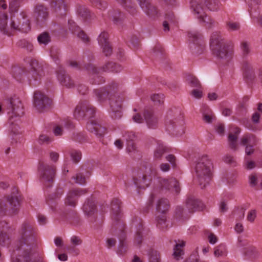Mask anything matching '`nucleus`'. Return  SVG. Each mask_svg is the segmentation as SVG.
<instances>
[{
  "label": "nucleus",
  "mask_w": 262,
  "mask_h": 262,
  "mask_svg": "<svg viewBox=\"0 0 262 262\" xmlns=\"http://www.w3.org/2000/svg\"><path fill=\"white\" fill-rule=\"evenodd\" d=\"M35 13L38 22H42L46 20L48 17V12L47 8L41 5L36 6Z\"/></svg>",
  "instance_id": "obj_23"
},
{
  "label": "nucleus",
  "mask_w": 262,
  "mask_h": 262,
  "mask_svg": "<svg viewBox=\"0 0 262 262\" xmlns=\"http://www.w3.org/2000/svg\"><path fill=\"white\" fill-rule=\"evenodd\" d=\"M16 46L18 48L24 49L28 52H31L33 48L32 44L25 39L19 40L16 42Z\"/></svg>",
  "instance_id": "obj_37"
},
{
  "label": "nucleus",
  "mask_w": 262,
  "mask_h": 262,
  "mask_svg": "<svg viewBox=\"0 0 262 262\" xmlns=\"http://www.w3.org/2000/svg\"><path fill=\"white\" fill-rule=\"evenodd\" d=\"M226 247L224 244H220L214 248V255L216 257L226 255Z\"/></svg>",
  "instance_id": "obj_44"
},
{
  "label": "nucleus",
  "mask_w": 262,
  "mask_h": 262,
  "mask_svg": "<svg viewBox=\"0 0 262 262\" xmlns=\"http://www.w3.org/2000/svg\"><path fill=\"white\" fill-rule=\"evenodd\" d=\"M201 203L194 198H188L186 202L189 212H193L199 210L201 208Z\"/></svg>",
  "instance_id": "obj_27"
},
{
  "label": "nucleus",
  "mask_w": 262,
  "mask_h": 262,
  "mask_svg": "<svg viewBox=\"0 0 262 262\" xmlns=\"http://www.w3.org/2000/svg\"><path fill=\"white\" fill-rule=\"evenodd\" d=\"M7 102L9 104V108L11 110V115L17 117L23 115V106L18 98H11L7 100Z\"/></svg>",
  "instance_id": "obj_13"
},
{
  "label": "nucleus",
  "mask_w": 262,
  "mask_h": 262,
  "mask_svg": "<svg viewBox=\"0 0 262 262\" xmlns=\"http://www.w3.org/2000/svg\"><path fill=\"white\" fill-rule=\"evenodd\" d=\"M68 24L69 30L74 35H77V34L81 30V28L72 20H69Z\"/></svg>",
  "instance_id": "obj_48"
},
{
  "label": "nucleus",
  "mask_w": 262,
  "mask_h": 262,
  "mask_svg": "<svg viewBox=\"0 0 262 262\" xmlns=\"http://www.w3.org/2000/svg\"><path fill=\"white\" fill-rule=\"evenodd\" d=\"M157 170L151 167H146L144 173L139 175L134 180L135 185L139 188L145 189L147 187L152 179L157 175Z\"/></svg>",
  "instance_id": "obj_8"
},
{
  "label": "nucleus",
  "mask_w": 262,
  "mask_h": 262,
  "mask_svg": "<svg viewBox=\"0 0 262 262\" xmlns=\"http://www.w3.org/2000/svg\"><path fill=\"white\" fill-rule=\"evenodd\" d=\"M252 143L253 144H256V139L254 135L252 134L245 135L241 140V144L242 145L246 146L247 144Z\"/></svg>",
  "instance_id": "obj_41"
},
{
  "label": "nucleus",
  "mask_w": 262,
  "mask_h": 262,
  "mask_svg": "<svg viewBox=\"0 0 262 262\" xmlns=\"http://www.w3.org/2000/svg\"><path fill=\"white\" fill-rule=\"evenodd\" d=\"M241 133V129L238 127H234L232 131L229 133L228 136V143L229 147L235 151L238 149L237 139L238 136Z\"/></svg>",
  "instance_id": "obj_20"
},
{
  "label": "nucleus",
  "mask_w": 262,
  "mask_h": 262,
  "mask_svg": "<svg viewBox=\"0 0 262 262\" xmlns=\"http://www.w3.org/2000/svg\"><path fill=\"white\" fill-rule=\"evenodd\" d=\"M243 68L245 77L250 80L252 79L254 74L251 64L248 61H245L243 63Z\"/></svg>",
  "instance_id": "obj_34"
},
{
  "label": "nucleus",
  "mask_w": 262,
  "mask_h": 262,
  "mask_svg": "<svg viewBox=\"0 0 262 262\" xmlns=\"http://www.w3.org/2000/svg\"><path fill=\"white\" fill-rule=\"evenodd\" d=\"M84 68L90 74L92 75H96V76L98 77L97 68L93 63L90 61V62L85 65Z\"/></svg>",
  "instance_id": "obj_52"
},
{
  "label": "nucleus",
  "mask_w": 262,
  "mask_h": 262,
  "mask_svg": "<svg viewBox=\"0 0 262 262\" xmlns=\"http://www.w3.org/2000/svg\"><path fill=\"white\" fill-rule=\"evenodd\" d=\"M99 45H101L102 53L106 56L112 54V48L109 41V35L107 32L103 31L99 34Z\"/></svg>",
  "instance_id": "obj_16"
},
{
  "label": "nucleus",
  "mask_w": 262,
  "mask_h": 262,
  "mask_svg": "<svg viewBox=\"0 0 262 262\" xmlns=\"http://www.w3.org/2000/svg\"><path fill=\"white\" fill-rule=\"evenodd\" d=\"M142 9L150 17L154 18L157 14L156 8L148 0H137Z\"/></svg>",
  "instance_id": "obj_19"
},
{
  "label": "nucleus",
  "mask_w": 262,
  "mask_h": 262,
  "mask_svg": "<svg viewBox=\"0 0 262 262\" xmlns=\"http://www.w3.org/2000/svg\"><path fill=\"white\" fill-rule=\"evenodd\" d=\"M57 76L60 83L68 88H74L75 83L70 76L66 73V71L61 67H59L57 71Z\"/></svg>",
  "instance_id": "obj_15"
},
{
  "label": "nucleus",
  "mask_w": 262,
  "mask_h": 262,
  "mask_svg": "<svg viewBox=\"0 0 262 262\" xmlns=\"http://www.w3.org/2000/svg\"><path fill=\"white\" fill-rule=\"evenodd\" d=\"M183 119V116L180 109L176 108H171L167 113L166 118V125L169 129H172L175 126L174 124L182 121Z\"/></svg>",
  "instance_id": "obj_11"
},
{
  "label": "nucleus",
  "mask_w": 262,
  "mask_h": 262,
  "mask_svg": "<svg viewBox=\"0 0 262 262\" xmlns=\"http://www.w3.org/2000/svg\"><path fill=\"white\" fill-rule=\"evenodd\" d=\"M71 156L75 163L79 162L81 158V154L79 151H72Z\"/></svg>",
  "instance_id": "obj_62"
},
{
  "label": "nucleus",
  "mask_w": 262,
  "mask_h": 262,
  "mask_svg": "<svg viewBox=\"0 0 262 262\" xmlns=\"http://www.w3.org/2000/svg\"><path fill=\"white\" fill-rule=\"evenodd\" d=\"M20 0H12L9 4L10 12H16L20 7Z\"/></svg>",
  "instance_id": "obj_53"
},
{
  "label": "nucleus",
  "mask_w": 262,
  "mask_h": 262,
  "mask_svg": "<svg viewBox=\"0 0 262 262\" xmlns=\"http://www.w3.org/2000/svg\"><path fill=\"white\" fill-rule=\"evenodd\" d=\"M86 128L91 134L98 135V122L96 118H91L87 122Z\"/></svg>",
  "instance_id": "obj_30"
},
{
  "label": "nucleus",
  "mask_w": 262,
  "mask_h": 262,
  "mask_svg": "<svg viewBox=\"0 0 262 262\" xmlns=\"http://www.w3.org/2000/svg\"><path fill=\"white\" fill-rule=\"evenodd\" d=\"M150 98L155 105H160L163 104L164 96L162 94H155L151 96Z\"/></svg>",
  "instance_id": "obj_45"
},
{
  "label": "nucleus",
  "mask_w": 262,
  "mask_h": 262,
  "mask_svg": "<svg viewBox=\"0 0 262 262\" xmlns=\"http://www.w3.org/2000/svg\"><path fill=\"white\" fill-rule=\"evenodd\" d=\"M144 118L149 128H155L158 125L157 117L151 110H145L144 113Z\"/></svg>",
  "instance_id": "obj_21"
},
{
  "label": "nucleus",
  "mask_w": 262,
  "mask_h": 262,
  "mask_svg": "<svg viewBox=\"0 0 262 262\" xmlns=\"http://www.w3.org/2000/svg\"><path fill=\"white\" fill-rule=\"evenodd\" d=\"M18 205V202L16 198L8 196L0 201V211L2 212H5L11 209L13 212H15L17 209Z\"/></svg>",
  "instance_id": "obj_12"
},
{
  "label": "nucleus",
  "mask_w": 262,
  "mask_h": 262,
  "mask_svg": "<svg viewBox=\"0 0 262 262\" xmlns=\"http://www.w3.org/2000/svg\"><path fill=\"white\" fill-rule=\"evenodd\" d=\"M162 186L169 190L174 189L176 193L180 192L181 190L179 183L174 178L169 180H163L161 182Z\"/></svg>",
  "instance_id": "obj_22"
},
{
  "label": "nucleus",
  "mask_w": 262,
  "mask_h": 262,
  "mask_svg": "<svg viewBox=\"0 0 262 262\" xmlns=\"http://www.w3.org/2000/svg\"><path fill=\"white\" fill-rule=\"evenodd\" d=\"M73 178L75 180V182L79 184L83 185L85 183V177L80 173H77L76 176Z\"/></svg>",
  "instance_id": "obj_64"
},
{
  "label": "nucleus",
  "mask_w": 262,
  "mask_h": 262,
  "mask_svg": "<svg viewBox=\"0 0 262 262\" xmlns=\"http://www.w3.org/2000/svg\"><path fill=\"white\" fill-rule=\"evenodd\" d=\"M212 168L213 164L208 156L203 155L198 159L195 171L201 188H204L211 180Z\"/></svg>",
  "instance_id": "obj_3"
},
{
  "label": "nucleus",
  "mask_w": 262,
  "mask_h": 262,
  "mask_svg": "<svg viewBox=\"0 0 262 262\" xmlns=\"http://www.w3.org/2000/svg\"><path fill=\"white\" fill-rule=\"evenodd\" d=\"M189 48L192 53L199 55L203 53L205 48V42L201 33L191 30L188 32Z\"/></svg>",
  "instance_id": "obj_6"
},
{
  "label": "nucleus",
  "mask_w": 262,
  "mask_h": 262,
  "mask_svg": "<svg viewBox=\"0 0 262 262\" xmlns=\"http://www.w3.org/2000/svg\"><path fill=\"white\" fill-rule=\"evenodd\" d=\"M10 244L9 237L5 233L0 234V245L3 246H8Z\"/></svg>",
  "instance_id": "obj_58"
},
{
  "label": "nucleus",
  "mask_w": 262,
  "mask_h": 262,
  "mask_svg": "<svg viewBox=\"0 0 262 262\" xmlns=\"http://www.w3.org/2000/svg\"><path fill=\"white\" fill-rule=\"evenodd\" d=\"M86 192V190L84 189H76L70 191L65 199V204L74 207H75L76 205L75 197L85 194Z\"/></svg>",
  "instance_id": "obj_17"
},
{
  "label": "nucleus",
  "mask_w": 262,
  "mask_h": 262,
  "mask_svg": "<svg viewBox=\"0 0 262 262\" xmlns=\"http://www.w3.org/2000/svg\"><path fill=\"white\" fill-rule=\"evenodd\" d=\"M7 19L8 16L6 14H0V30L5 34L11 35L12 30L7 27Z\"/></svg>",
  "instance_id": "obj_28"
},
{
  "label": "nucleus",
  "mask_w": 262,
  "mask_h": 262,
  "mask_svg": "<svg viewBox=\"0 0 262 262\" xmlns=\"http://www.w3.org/2000/svg\"><path fill=\"white\" fill-rule=\"evenodd\" d=\"M10 26L12 30H18L25 33L28 32L31 29L30 21L24 11L21 12L16 19L12 18Z\"/></svg>",
  "instance_id": "obj_7"
},
{
  "label": "nucleus",
  "mask_w": 262,
  "mask_h": 262,
  "mask_svg": "<svg viewBox=\"0 0 262 262\" xmlns=\"http://www.w3.org/2000/svg\"><path fill=\"white\" fill-rule=\"evenodd\" d=\"M52 100L47 96L39 91L34 93V105L36 109L42 112L51 105Z\"/></svg>",
  "instance_id": "obj_10"
},
{
  "label": "nucleus",
  "mask_w": 262,
  "mask_h": 262,
  "mask_svg": "<svg viewBox=\"0 0 262 262\" xmlns=\"http://www.w3.org/2000/svg\"><path fill=\"white\" fill-rule=\"evenodd\" d=\"M168 151V148L164 146L163 144H160L154 152V158L156 159H160L163 155Z\"/></svg>",
  "instance_id": "obj_39"
},
{
  "label": "nucleus",
  "mask_w": 262,
  "mask_h": 262,
  "mask_svg": "<svg viewBox=\"0 0 262 262\" xmlns=\"http://www.w3.org/2000/svg\"><path fill=\"white\" fill-rule=\"evenodd\" d=\"M157 226L161 230H164L167 228L166 216L164 214L159 215L157 217Z\"/></svg>",
  "instance_id": "obj_38"
},
{
  "label": "nucleus",
  "mask_w": 262,
  "mask_h": 262,
  "mask_svg": "<svg viewBox=\"0 0 262 262\" xmlns=\"http://www.w3.org/2000/svg\"><path fill=\"white\" fill-rule=\"evenodd\" d=\"M19 117L11 115L8 123L9 124V129L13 134L19 133V127L18 123L19 122Z\"/></svg>",
  "instance_id": "obj_25"
},
{
  "label": "nucleus",
  "mask_w": 262,
  "mask_h": 262,
  "mask_svg": "<svg viewBox=\"0 0 262 262\" xmlns=\"http://www.w3.org/2000/svg\"><path fill=\"white\" fill-rule=\"evenodd\" d=\"M68 24L69 30L74 35H77V34L81 30V28L72 20H69Z\"/></svg>",
  "instance_id": "obj_49"
},
{
  "label": "nucleus",
  "mask_w": 262,
  "mask_h": 262,
  "mask_svg": "<svg viewBox=\"0 0 262 262\" xmlns=\"http://www.w3.org/2000/svg\"><path fill=\"white\" fill-rule=\"evenodd\" d=\"M149 255V262H160V254L157 251L151 250Z\"/></svg>",
  "instance_id": "obj_55"
},
{
  "label": "nucleus",
  "mask_w": 262,
  "mask_h": 262,
  "mask_svg": "<svg viewBox=\"0 0 262 262\" xmlns=\"http://www.w3.org/2000/svg\"><path fill=\"white\" fill-rule=\"evenodd\" d=\"M109 92L105 88H101L99 90V101L106 100L108 97Z\"/></svg>",
  "instance_id": "obj_61"
},
{
  "label": "nucleus",
  "mask_w": 262,
  "mask_h": 262,
  "mask_svg": "<svg viewBox=\"0 0 262 262\" xmlns=\"http://www.w3.org/2000/svg\"><path fill=\"white\" fill-rule=\"evenodd\" d=\"M245 254L250 258H254L258 257L259 253L255 247L250 246L245 249Z\"/></svg>",
  "instance_id": "obj_43"
},
{
  "label": "nucleus",
  "mask_w": 262,
  "mask_h": 262,
  "mask_svg": "<svg viewBox=\"0 0 262 262\" xmlns=\"http://www.w3.org/2000/svg\"><path fill=\"white\" fill-rule=\"evenodd\" d=\"M88 106L86 102L80 103L75 108L74 116L78 120L82 119L85 117L86 110Z\"/></svg>",
  "instance_id": "obj_26"
},
{
  "label": "nucleus",
  "mask_w": 262,
  "mask_h": 262,
  "mask_svg": "<svg viewBox=\"0 0 262 262\" xmlns=\"http://www.w3.org/2000/svg\"><path fill=\"white\" fill-rule=\"evenodd\" d=\"M14 78L18 81H21L23 78V75L24 74L23 70L18 67H14L13 69Z\"/></svg>",
  "instance_id": "obj_54"
},
{
  "label": "nucleus",
  "mask_w": 262,
  "mask_h": 262,
  "mask_svg": "<svg viewBox=\"0 0 262 262\" xmlns=\"http://www.w3.org/2000/svg\"><path fill=\"white\" fill-rule=\"evenodd\" d=\"M114 62H107L99 68V72H108L112 70Z\"/></svg>",
  "instance_id": "obj_56"
},
{
  "label": "nucleus",
  "mask_w": 262,
  "mask_h": 262,
  "mask_svg": "<svg viewBox=\"0 0 262 262\" xmlns=\"http://www.w3.org/2000/svg\"><path fill=\"white\" fill-rule=\"evenodd\" d=\"M86 105L88 107L86 110L85 117H87L89 120L91 118H94L96 113V109L88 102H86Z\"/></svg>",
  "instance_id": "obj_46"
},
{
  "label": "nucleus",
  "mask_w": 262,
  "mask_h": 262,
  "mask_svg": "<svg viewBox=\"0 0 262 262\" xmlns=\"http://www.w3.org/2000/svg\"><path fill=\"white\" fill-rule=\"evenodd\" d=\"M206 9L211 11H216L220 8V4L216 0H204Z\"/></svg>",
  "instance_id": "obj_36"
},
{
  "label": "nucleus",
  "mask_w": 262,
  "mask_h": 262,
  "mask_svg": "<svg viewBox=\"0 0 262 262\" xmlns=\"http://www.w3.org/2000/svg\"><path fill=\"white\" fill-rule=\"evenodd\" d=\"M210 47L217 57L225 59L228 56V46L221 32L215 31L212 32L210 36Z\"/></svg>",
  "instance_id": "obj_4"
},
{
  "label": "nucleus",
  "mask_w": 262,
  "mask_h": 262,
  "mask_svg": "<svg viewBox=\"0 0 262 262\" xmlns=\"http://www.w3.org/2000/svg\"><path fill=\"white\" fill-rule=\"evenodd\" d=\"M52 139L46 135H40L38 138V142L39 144H48L52 141Z\"/></svg>",
  "instance_id": "obj_59"
},
{
  "label": "nucleus",
  "mask_w": 262,
  "mask_h": 262,
  "mask_svg": "<svg viewBox=\"0 0 262 262\" xmlns=\"http://www.w3.org/2000/svg\"><path fill=\"white\" fill-rule=\"evenodd\" d=\"M20 234L21 238L17 249L22 251L24 255L19 257H12V262H30V251L35 246L36 241L35 228L30 223L25 222L22 225Z\"/></svg>",
  "instance_id": "obj_1"
},
{
  "label": "nucleus",
  "mask_w": 262,
  "mask_h": 262,
  "mask_svg": "<svg viewBox=\"0 0 262 262\" xmlns=\"http://www.w3.org/2000/svg\"><path fill=\"white\" fill-rule=\"evenodd\" d=\"M241 49L243 55L245 57L248 56L251 52L250 44L247 41H243L241 42Z\"/></svg>",
  "instance_id": "obj_51"
},
{
  "label": "nucleus",
  "mask_w": 262,
  "mask_h": 262,
  "mask_svg": "<svg viewBox=\"0 0 262 262\" xmlns=\"http://www.w3.org/2000/svg\"><path fill=\"white\" fill-rule=\"evenodd\" d=\"M121 201L118 198H114L111 202V217L113 221V226L115 229L114 233L118 236L119 244L118 247L117 253L119 254H123L126 250L125 244L124 241L125 238L124 225L121 221L122 217Z\"/></svg>",
  "instance_id": "obj_2"
},
{
  "label": "nucleus",
  "mask_w": 262,
  "mask_h": 262,
  "mask_svg": "<svg viewBox=\"0 0 262 262\" xmlns=\"http://www.w3.org/2000/svg\"><path fill=\"white\" fill-rule=\"evenodd\" d=\"M185 246V242L181 241L180 243H177L173 248V255L176 259L178 260L184 254L182 248Z\"/></svg>",
  "instance_id": "obj_35"
},
{
  "label": "nucleus",
  "mask_w": 262,
  "mask_h": 262,
  "mask_svg": "<svg viewBox=\"0 0 262 262\" xmlns=\"http://www.w3.org/2000/svg\"><path fill=\"white\" fill-rule=\"evenodd\" d=\"M190 7L197 18H203L206 14V7L204 1L192 0L190 2Z\"/></svg>",
  "instance_id": "obj_18"
},
{
  "label": "nucleus",
  "mask_w": 262,
  "mask_h": 262,
  "mask_svg": "<svg viewBox=\"0 0 262 262\" xmlns=\"http://www.w3.org/2000/svg\"><path fill=\"white\" fill-rule=\"evenodd\" d=\"M63 193L61 188H58L56 190L55 194H50L47 200V204L53 208V206H55L56 202L54 200L59 198Z\"/></svg>",
  "instance_id": "obj_33"
},
{
  "label": "nucleus",
  "mask_w": 262,
  "mask_h": 262,
  "mask_svg": "<svg viewBox=\"0 0 262 262\" xmlns=\"http://www.w3.org/2000/svg\"><path fill=\"white\" fill-rule=\"evenodd\" d=\"M30 65L32 70V75L35 80H37L43 74L42 66L39 65L38 61L35 59H32L30 61Z\"/></svg>",
  "instance_id": "obj_24"
},
{
  "label": "nucleus",
  "mask_w": 262,
  "mask_h": 262,
  "mask_svg": "<svg viewBox=\"0 0 262 262\" xmlns=\"http://www.w3.org/2000/svg\"><path fill=\"white\" fill-rule=\"evenodd\" d=\"M226 26L229 31H237L240 28V24L239 23L231 20L227 21L226 23Z\"/></svg>",
  "instance_id": "obj_47"
},
{
  "label": "nucleus",
  "mask_w": 262,
  "mask_h": 262,
  "mask_svg": "<svg viewBox=\"0 0 262 262\" xmlns=\"http://www.w3.org/2000/svg\"><path fill=\"white\" fill-rule=\"evenodd\" d=\"M215 129L216 132L221 136H223L225 134V126L223 123L217 124L215 126Z\"/></svg>",
  "instance_id": "obj_63"
},
{
  "label": "nucleus",
  "mask_w": 262,
  "mask_h": 262,
  "mask_svg": "<svg viewBox=\"0 0 262 262\" xmlns=\"http://www.w3.org/2000/svg\"><path fill=\"white\" fill-rule=\"evenodd\" d=\"M200 21L203 22L207 25V27L210 28L214 24V21L209 17L207 16L206 14H205V16L203 18H198Z\"/></svg>",
  "instance_id": "obj_57"
},
{
  "label": "nucleus",
  "mask_w": 262,
  "mask_h": 262,
  "mask_svg": "<svg viewBox=\"0 0 262 262\" xmlns=\"http://www.w3.org/2000/svg\"><path fill=\"white\" fill-rule=\"evenodd\" d=\"M38 171L40 180L47 187L52 186L56 174V167L44 162H39Z\"/></svg>",
  "instance_id": "obj_5"
},
{
  "label": "nucleus",
  "mask_w": 262,
  "mask_h": 262,
  "mask_svg": "<svg viewBox=\"0 0 262 262\" xmlns=\"http://www.w3.org/2000/svg\"><path fill=\"white\" fill-rule=\"evenodd\" d=\"M187 82L189 83L191 86L201 88V84L199 80L195 77L192 75H188L186 79Z\"/></svg>",
  "instance_id": "obj_50"
},
{
  "label": "nucleus",
  "mask_w": 262,
  "mask_h": 262,
  "mask_svg": "<svg viewBox=\"0 0 262 262\" xmlns=\"http://www.w3.org/2000/svg\"><path fill=\"white\" fill-rule=\"evenodd\" d=\"M76 36L84 43H89L90 41L89 37L82 30Z\"/></svg>",
  "instance_id": "obj_60"
},
{
  "label": "nucleus",
  "mask_w": 262,
  "mask_h": 262,
  "mask_svg": "<svg viewBox=\"0 0 262 262\" xmlns=\"http://www.w3.org/2000/svg\"><path fill=\"white\" fill-rule=\"evenodd\" d=\"M83 211L91 222L94 223L97 220V203L92 198H89L84 202Z\"/></svg>",
  "instance_id": "obj_9"
},
{
  "label": "nucleus",
  "mask_w": 262,
  "mask_h": 262,
  "mask_svg": "<svg viewBox=\"0 0 262 262\" xmlns=\"http://www.w3.org/2000/svg\"><path fill=\"white\" fill-rule=\"evenodd\" d=\"M109 17L114 24H121L123 19V15L118 10H112L109 12Z\"/></svg>",
  "instance_id": "obj_32"
},
{
  "label": "nucleus",
  "mask_w": 262,
  "mask_h": 262,
  "mask_svg": "<svg viewBox=\"0 0 262 262\" xmlns=\"http://www.w3.org/2000/svg\"><path fill=\"white\" fill-rule=\"evenodd\" d=\"M37 40L39 44L47 45L51 41V36L47 32H44L38 35Z\"/></svg>",
  "instance_id": "obj_42"
},
{
  "label": "nucleus",
  "mask_w": 262,
  "mask_h": 262,
  "mask_svg": "<svg viewBox=\"0 0 262 262\" xmlns=\"http://www.w3.org/2000/svg\"><path fill=\"white\" fill-rule=\"evenodd\" d=\"M110 100V106L113 113L112 116L115 119L120 118L122 116L121 102L122 99L119 96L116 97L114 95L111 96Z\"/></svg>",
  "instance_id": "obj_14"
},
{
  "label": "nucleus",
  "mask_w": 262,
  "mask_h": 262,
  "mask_svg": "<svg viewBox=\"0 0 262 262\" xmlns=\"http://www.w3.org/2000/svg\"><path fill=\"white\" fill-rule=\"evenodd\" d=\"M121 5L132 15L137 13V10L135 4L130 0H117Z\"/></svg>",
  "instance_id": "obj_31"
},
{
  "label": "nucleus",
  "mask_w": 262,
  "mask_h": 262,
  "mask_svg": "<svg viewBox=\"0 0 262 262\" xmlns=\"http://www.w3.org/2000/svg\"><path fill=\"white\" fill-rule=\"evenodd\" d=\"M52 3L55 7L56 12L63 10V13L61 12V14H65L67 10V5L65 4L64 0H52Z\"/></svg>",
  "instance_id": "obj_40"
},
{
  "label": "nucleus",
  "mask_w": 262,
  "mask_h": 262,
  "mask_svg": "<svg viewBox=\"0 0 262 262\" xmlns=\"http://www.w3.org/2000/svg\"><path fill=\"white\" fill-rule=\"evenodd\" d=\"M169 209V202L166 199H159L156 204V210L161 214L166 213Z\"/></svg>",
  "instance_id": "obj_29"
}]
</instances>
